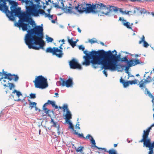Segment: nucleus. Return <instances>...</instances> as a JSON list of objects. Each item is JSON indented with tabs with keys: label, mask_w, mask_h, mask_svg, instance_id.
Here are the masks:
<instances>
[{
	"label": "nucleus",
	"mask_w": 154,
	"mask_h": 154,
	"mask_svg": "<svg viewBox=\"0 0 154 154\" xmlns=\"http://www.w3.org/2000/svg\"><path fill=\"white\" fill-rule=\"evenodd\" d=\"M87 51H84L85 56L83 57L85 61L82 64L88 66L91 63L92 67L94 69L98 68V65L101 64L103 66L102 69L115 70L118 66L116 62L121 59L120 54L116 56L113 54L110 51L107 52L103 50L98 51H92L89 53Z\"/></svg>",
	"instance_id": "1"
},
{
	"label": "nucleus",
	"mask_w": 154,
	"mask_h": 154,
	"mask_svg": "<svg viewBox=\"0 0 154 154\" xmlns=\"http://www.w3.org/2000/svg\"><path fill=\"white\" fill-rule=\"evenodd\" d=\"M29 16V25L33 28L29 29V48L36 50L44 49L45 41L43 40V29L42 26H36L35 22Z\"/></svg>",
	"instance_id": "2"
},
{
	"label": "nucleus",
	"mask_w": 154,
	"mask_h": 154,
	"mask_svg": "<svg viewBox=\"0 0 154 154\" xmlns=\"http://www.w3.org/2000/svg\"><path fill=\"white\" fill-rule=\"evenodd\" d=\"M5 0H0V10L4 12L10 20H14V16L18 17L21 20H26L28 19V14L21 13L20 8L16 7L17 4L14 2H9L12 5L11 7V11L8 10V7L6 5Z\"/></svg>",
	"instance_id": "3"
},
{
	"label": "nucleus",
	"mask_w": 154,
	"mask_h": 154,
	"mask_svg": "<svg viewBox=\"0 0 154 154\" xmlns=\"http://www.w3.org/2000/svg\"><path fill=\"white\" fill-rule=\"evenodd\" d=\"M40 0H29V16L33 17L39 16V14L44 15L45 17H48L50 19H52L53 15L47 14L41 8L45 9L46 6L45 5V3L42 2L43 6L40 5Z\"/></svg>",
	"instance_id": "4"
},
{
	"label": "nucleus",
	"mask_w": 154,
	"mask_h": 154,
	"mask_svg": "<svg viewBox=\"0 0 154 154\" xmlns=\"http://www.w3.org/2000/svg\"><path fill=\"white\" fill-rule=\"evenodd\" d=\"M54 7L57 8H61L66 13H69L70 8L69 7L72 6V4L68 1L59 0L57 3H53Z\"/></svg>",
	"instance_id": "5"
},
{
	"label": "nucleus",
	"mask_w": 154,
	"mask_h": 154,
	"mask_svg": "<svg viewBox=\"0 0 154 154\" xmlns=\"http://www.w3.org/2000/svg\"><path fill=\"white\" fill-rule=\"evenodd\" d=\"M33 82L35 87L37 88L43 89L48 86L47 79L42 75L36 76Z\"/></svg>",
	"instance_id": "6"
},
{
	"label": "nucleus",
	"mask_w": 154,
	"mask_h": 154,
	"mask_svg": "<svg viewBox=\"0 0 154 154\" xmlns=\"http://www.w3.org/2000/svg\"><path fill=\"white\" fill-rule=\"evenodd\" d=\"M62 45L63 44L60 45L59 47L60 49L55 47L52 48L50 47L48 48L46 50V52L47 53H51L52 55H56L58 58H61L63 55L62 51Z\"/></svg>",
	"instance_id": "7"
},
{
	"label": "nucleus",
	"mask_w": 154,
	"mask_h": 154,
	"mask_svg": "<svg viewBox=\"0 0 154 154\" xmlns=\"http://www.w3.org/2000/svg\"><path fill=\"white\" fill-rule=\"evenodd\" d=\"M118 8L114 6H106L105 5H103L102 8L99 12L98 15L99 16H105L106 15H108L110 12L113 11L117 12L118 11Z\"/></svg>",
	"instance_id": "8"
},
{
	"label": "nucleus",
	"mask_w": 154,
	"mask_h": 154,
	"mask_svg": "<svg viewBox=\"0 0 154 154\" xmlns=\"http://www.w3.org/2000/svg\"><path fill=\"white\" fill-rule=\"evenodd\" d=\"M13 79V76L11 75L10 73L4 71V70H2V72L0 73V81L1 79L2 80V83L4 86H8V84H9L8 80H11Z\"/></svg>",
	"instance_id": "9"
},
{
	"label": "nucleus",
	"mask_w": 154,
	"mask_h": 154,
	"mask_svg": "<svg viewBox=\"0 0 154 154\" xmlns=\"http://www.w3.org/2000/svg\"><path fill=\"white\" fill-rule=\"evenodd\" d=\"M154 126V123L152 124L151 126L148 128L146 131L144 130L142 139L139 141L140 142H143V145H146L148 144L149 145H151L152 143H151V140L150 138H148V136L150 130L152 127Z\"/></svg>",
	"instance_id": "10"
},
{
	"label": "nucleus",
	"mask_w": 154,
	"mask_h": 154,
	"mask_svg": "<svg viewBox=\"0 0 154 154\" xmlns=\"http://www.w3.org/2000/svg\"><path fill=\"white\" fill-rule=\"evenodd\" d=\"M85 3H83L80 5H78L77 6H70L69 8H70V14H76L77 12L82 13L85 12V9L86 6Z\"/></svg>",
	"instance_id": "11"
},
{
	"label": "nucleus",
	"mask_w": 154,
	"mask_h": 154,
	"mask_svg": "<svg viewBox=\"0 0 154 154\" xmlns=\"http://www.w3.org/2000/svg\"><path fill=\"white\" fill-rule=\"evenodd\" d=\"M60 80L57 82V84H59V85L62 87L66 86L67 88L71 87L73 85V82L72 79L69 78L66 80L64 79L60 78Z\"/></svg>",
	"instance_id": "12"
},
{
	"label": "nucleus",
	"mask_w": 154,
	"mask_h": 154,
	"mask_svg": "<svg viewBox=\"0 0 154 154\" xmlns=\"http://www.w3.org/2000/svg\"><path fill=\"white\" fill-rule=\"evenodd\" d=\"M152 81V77L148 76L146 79L144 80L143 79L140 81L138 85H139V87L141 88V89H143V88H146V84L149 83Z\"/></svg>",
	"instance_id": "13"
},
{
	"label": "nucleus",
	"mask_w": 154,
	"mask_h": 154,
	"mask_svg": "<svg viewBox=\"0 0 154 154\" xmlns=\"http://www.w3.org/2000/svg\"><path fill=\"white\" fill-rule=\"evenodd\" d=\"M69 65L71 69H81L82 67L81 65L79 64L75 59H73L69 62Z\"/></svg>",
	"instance_id": "14"
},
{
	"label": "nucleus",
	"mask_w": 154,
	"mask_h": 154,
	"mask_svg": "<svg viewBox=\"0 0 154 154\" xmlns=\"http://www.w3.org/2000/svg\"><path fill=\"white\" fill-rule=\"evenodd\" d=\"M13 97L15 100H20V98L22 97V95L19 91L14 90L12 92Z\"/></svg>",
	"instance_id": "15"
},
{
	"label": "nucleus",
	"mask_w": 154,
	"mask_h": 154,
	"mask_svg": "<svg viewBox=\"0 0 154 154\" xmlns=\"http://www.w3.org/2000/svg\"><path fill=\"white\" fill-rule=\"evenodd\" d=\"M85 10V12L86 13H89L91 12L95 13L94 6L93 5H92L91 4H86Z\"/></svg>",
	"instance_id": "16"
},
{
	"label": "nucleus",
	"mask_w": 154,
	"mask_h": 154,
	"mask_svg": "<svg viewBox=\"0 0 154 154\" xmlns=\"http://www.w3.org/2000/svg\"><path fill=\"white\" fill-rule=\"evenodd\" d=\"M102 3H100L98 4H95V5H93L94 6V9L95 11V12L99 14V12L100 11V10L102 8V7L103 6Z\"/></svg>",
	"instance_id": "17"
},
{
	"label": "nucleus",
	"mask_w": 154,
	"mask_h": 154,
	"mask_svg": "<svg viewBox=\"0 0 154 154\" xmlns=\"http://www.w3.org/2000/svg\"><path fill=\"white\" fill-rule=\"evenodd\" d=\"M143 146H145L146 147L149 148V151L148 152V154H153L154 152L153 149L154 148V141H153L151 145H149L147 144L146 145H143Z\"/></svg>",
	"instance_id": "18"
},
{
	"label": "nucleus",
	"mask_w": 154,
	"mask_h": 154,
	"mask_svg": "<svg viewBox=\"0 0 154 154\" xmlns=\"http://www.w3.org/2000/svg\"><path fill=\"white\" fill-rule=\"evenodd\" d=\"M50 123H52L53 124L52 125V127L57 128V133L58 134V135H59L60 134V132L59 130L60 125H58L57 126V123L55 122L53 119H51Z\"/></svg>",
	"instance_id": "19"
},
{
	"label": "nucleus",
	"mask_w": 154,
	"mask_h": 154,
	"mask_svg": "<svg viewBox=\"0 0 154 154\" xmlns=\"http://www.w3.org/2000/svg\"><path fill=\"white\" fill-rule=\"evenodd\" d=\"M129 62V66H132L140 64V60L137 59H135L134 60H131Z\"/></svg>",
	"instance_id": "20"
},
{
	"label": "nucleus",
	"mask_w": 154,
	"mask_h": 154,
	"mask_svg": "<svg viewBox=\"0 0 154 154\" xmlns=\"http://www.w3.org/2000/svg\"><path fill=\"white\" fill-rule=\"evenodd\" d=\"M72 115L69 110H67L65 115V121L66 122L70 121V119H72Z\"/></svg>",
	"instance_id": "21"
},
{
	"label": "nucleus",
	"mask_w": 154,
	"mask_h": 154,
	"mask_svg": "<svg viewBox=\"0 0 154 154\" xmlns=\"http://www.w3.org/2000/svg\"><path fill=\"white\" fill-rule=\"evenodd\" d=\"M73 38L69 39V38L68 39V41L69 44L72 46V48H74L76 45L77 43V41H73Z\"/></svg>",
	"instance_id": "22"
},
{
	"label": "nucleus",
	"mask_w": 154,
	"mask_h": 154,
	"mask_svg": "<svg viewBox=\"0 0 154 154\" xmlns=\"http://www.w3.org/2000/svg\"><path fill=\"white\" fill-rule=\"evenodd\" d=\"M123 24L127 28L132 29L131 27L130 26V23L128 22H127L126 20L124 19L122 20Z\"/></svg>",
	"instance_id": "23"
},
{
	"label": "nucleus",
	"mask_w": 154,
	"mask_h": 154,
	"mask_svg": "<svg viewBox=\"0 0 154 154\" xmlns=\"http://www.w3.org/2000/svg\"><path fill=\"white\" fill-rule=\"evenodd\" d=\"M144 88H145L146 91V93H145V94H147L149 97L152 99V102L153 103H154V96L152 95L147 88H143V89Z\"/></svg>",
	"instance_id": "24"
},
{
	"label": "nucleus",
	"mask_w": 154,
	"mask_h": 154,
	"mask_svg": "<svg viewBox=\"0 0 154 154\" xmlns=\"http://www.w3.org/2000/svg\"><path fill=\"white\" fill-rule=\"evenodd\" d=\"M88 138L90 140H91V143L94 146V147H96V143L93 137L90 135L88 134L87 135L86 137H85V139H87Z\"/></svg>",
	"instance_id": "25"
},
{
	"label": "nucleus",
	"mask_w": 154,
	"mask_h": 154,
	"mask_svg": "<svg viewBox=\"0 0 154 154\" xmlns=\"http://www.w3.org/2000/svg\"><path fill=\"white\" fill-rule=\"evenodd\" d=\"M37 103L35 102H32L29 100V107L31 109H32L33 108L35 107V110H38V108L36 107Z\"/></svg>",
	"instance_id": "26"
},
{
	"label": "nucleus",
	"mask_w": 154,
	"mask_h": 154,
	"mask_svg": "<svg viewBox=\"0 0 154 154\" xmlns=\"http://www.w3.org/2000/svg\"><path fill=\"white\" fill-rule=\"evenodd\" d=\"M54 103L55 102L54 101H52L50 100H48L47 102L44 104V106H46L47 105L51 104L52 106H54Z\"/></svg>",
	"instance_id": "27"
},
{
	"label": "nucleus",
	"mask_w": 154,
	"mask_h": 154,
	"mask_svg": "<svg viewBox=\"0 0 154 154\" xmlns=\"http://www.w3.org/2000/svg\"><path fill=\"white\" fill-rule=\"evenodd\" d=\"M84 147L83 146H81L77 149H75L76 151L77 152H82L83 151Z\"/></svg>",
	"instance_id": "28"
},
{
	"label": "nucleus",
	"mask_w": 154,
	"mask_h": 154,
	"mask_svg": "<svg viewBox=\"0 0 154 154\" xmlns=\"http://www.w3.org/2000/svg\"><path fill=\"white\" fill-rule=\"evenodd\" d=\"M73 134H75L77 135L79 137L83 138L84 139H85V137H84L83 134H79L77 132L76 130L74 131Z\"/></svg>",
	"instance_id": "29"
},
{
	"label": "nucleus",
	"mask_w": 154,
	"mask_h": 154,
	"mask_svg": "<svg viewBox=\"0 0 154 154\" xmlns=\"http://www.w3.org/2000/svg\"><path fill=\"white\" fill-rule=\"evenodd\" d=\"M88 42L91 43V44L94 43H97V41L96 40V38H93L91 39H89L88 40Z\"/></svg>",
	"instance_id": "30"
},
{
	"label": "nucleus",
	"mask_w": 154,
	"mask_h": 154,
	"mask_svg": "<svg viewBox=\"0 0 154 154\" xmlns=\"http://www.w3.org/2000/svg\"><path fill=\"white\" fill-rule=\"evenodd\" d=\"M107 152L109 153V154H117L116 151L113 149L109 150Z\"/></svg>",
	"instance_id": "31"
},
{
	"label": "nucleus",
	"mask_w": 154,
	"mask_h": 154,
	"mask_svg": "<svg viewBox=\"0 0 154 154\" xmlns=\"http://www.w3.org/2000/svg\"><path fill=\"white\" fill-rule=\"evenodd\" d=\"M129 81L130 84L131 85L136 84L137 83V79H135L132 81Z\"/></svg>",
	"instance_id": "32"
},
{
	"label": "nucleus",
	"mask_w": 154,
	"mask_h": 154,
	"mask_svg": "<svg viewBox=\"0 0 154 154\" xmlns=\"http://www.w3.org/2000/svg\"><path fill=\"white\" fill-rule=\"evenodd\" d=\"M67 123L69 124V128L71 129L73 131V132H74V131L75 130L74 129V127L72 124L69 121L66 122Z\"/></svg>",
	"instance_id": "33"
},
{
	"label": "nucleus",
	"mask_w": 154,
	"mask_h": 154,
	"mask_svg": "<svg viewBox=\"0 0 154 154\" xmlns=\"http://www.w3.org/2000/svg\"><path fill=\"white\" fill-rule=\"evenodd\" d=\"M129 85V81H128L127 82H125L124 83V84L123 85L124 87L126 88L127 86H128Z\"/></svg>",
	"instance_id": "34"
},
{
	"label": "nucleus",
	"mask_w": 154,
	"mask_h": 154,
	"mask_svg": "<svg viewBox=\"0 0 154 154\" xmlns=\"http://www.w3.org/2000/svg\"><path fill=\"white\" fill-rule=\"evenodd\" d=\"M46 106H44V104L43 105V108L44 110L45 111V112L46 113V114L48 113V112L50 111L48 110L47 108L45 107Z\"/></svg>",
	"instance_id": "35"
},
{
	"label": "nucleus",
	"mask_w": 154,
	"mask_h": 154,
	"mask_svg": "<svg viewBox=\"0 0 154 154\" xmlns=\"http://www.w3.org/2000/svg\"><path fill=\"white\" fill-rule=\"evenodd\" d=\"M128 66H126L125 67V70H126V72L127 74H129V67L131 66H129V63H128Z\"/></svg>",
	"instance_id": "36"
},
{
	"label": "nucleus",
	"mask_w": 154,
	"mask_h": 154,
	"mask_svg": "<svg viewBox=\"0 0 154 154\" xmlns=\"http://www.w3.org/2000/svg\"><path fill=\"white\" fill-rule=\"evenodd\" d=\"M145 41V37L143 35L142 37L141 38V40L139 41V44H141L142 42Z\"/></svg>",
	"instance_id": "37"
},
{
	"label": "nucleus",
	"mask_w": 154,
	"mask_h": 154,
	"mask_svg": "<svg viewBox=\"0 0 154 154\" xmlns=\"http://www.w3.org/2000/svg\"><path fill=\"white\" fill-rule=\"evenodd\" d=\"M121 61L122 62H128V63L129 62L128 61V60L127 59V57L126 56L121 59Z\"/></svg>",
	"instance_id": "38"
},
{
	"label": "nucleus",
	"mask_w": 154,
	"mask_h": 154,
	"mask_svg": "<svg viewBox=\"0 0 154 154\" xmlns=\"http://www.w3.org/2000/svg\"><path fill=\"white\" fill-rule=\"evenodd\" d=\"M63 108L64 112H65V110H66V112L67 110H69L67 105H64L63 107Z\"/></svg>",
	"instance_id": "39"
},
{
	"label": "nucleus",
	"mask_w": 154,
	"mask_h": 154,
	"mask_svg": "<svg viewBox=\"0 0 154 154\" xmlns=\"http://www.w3.org/2000/svg\"><path fill=\"white\" fill-rule=\"evenodd\" d=\"M30 97L31 98L34 99L36 97L35 94L31 93L29 94Z\"/></svg>",
	"instance_id": "40"
},
{
	"label": "nucleus",
	"mask_w": 154,
	"mask_h": 154,
	"mask_svg": "<svg viewBox=\"0 0 154 154\" xmlns=\"http://www.w3.org/2000/svg\"><path fill=\"white\" fill-rule=\"evenodd\" d=\"M9 85V86L10 90H11L14 88V85L12 84H10L9 83L8 84Z\"/></svg>",
	"instance_id": "41"
},
{
	"label": "nucleus",
	"mask_w": 154,
	"mask_h": 154,
	"mask_svg": "<svg viewBox=\"0 0 154 154\" xmlns=\"http://www.w3.org/2000/svg\"><path fill=\"white\" fill-rule=\"evenodd\" d=\"M149 46V44L146 41L143 42V46L145 48H147Z\"/></svg>",
	"instance_id": "42"
},
{
	"label": "nucleus",
	"mask_w": 154,
	"mask_h": 154,
	"mask_svg": "<svg viewBox=\"0 0 154 154\" xmlns=\"http://www.w3.org/2000/svg\"><path fill=\"white\" fill-rule=\"evenodd\" d=\"M47 41L48 42H52L53 41V39L50 37H48Z\"/></svg>",
	"instance_id": "43"
},
{
	"label": "nucleus",
	"mask_w": 154,
	"mask_h": 154,
	"mask_svg": "<svg viewBox=\"0 0 154 154\" xmlns=\"http://www.w3.org/2000/svg\"><path fill=\"white\" fill-rule=\"evenodd\" d=\"M79 122H78V123L76 124V125H75V129H76V130H79L80 129V128L79 127Z\"/></svg>",
	"instance_id": "44"
},
{
	"label": "nucleus",
	"mask_w": 154,
	"mask_h": 154,
	"mask_svg": "<svg viewBox=\"0 0 154 154\" xmlns=\"http://www.w3.org/2000/svg\"><path fill=\"white\" fill-rule=\"evenodd\" d=\"M96 147L97 148L99 149H101L102 150H103L105 152H107V151H108L106 150V149L105 148H98L97 146H96V147Z\"/></svg>",
	"instance_id": "45"
},
{
	"label": "nucleus",
	"mask_w": 154,
	"mask_h": 154,
	"mask_svg": "<svg viewBox=\"0 0 154 154\" xmlns=\"http://www.w3.org/2000/svg\"><path fill=\"white\" fill-rule=\"evenodd\" d=\"M79 49L81 50L82 51H84L85 49V48L82 45L79 46Z\"/></svg>",
	"instance_id": "46"
},
{
	"label": "nucleus",
	"mask_w": 154,
	"mask_h": 154,
	"mask_svg": "<svg viewBox=\"0 0 154 154\" xmlns=\"http://www.w3.org/2000/svg\"><path fill=\"white\" fill-rule=\"evenodd\" d=\"M140 12L141 13H143L145 14L146 12V10L144 8L141 9Z\"/></svg>",
	"instance_id": "47"
},
{
	"label": "nucleus",
	"mask_w": 154,
	"mask_h": 154,
	"mask_svg": "<svg viewBox=\"0 0 154 154\" xmlns=\"http://www.w3.org/2000/svg\"><path fill=\"white\" fill-rule=\"evenodd\" d=\"M130 1L132 2H135L136 1L139 2H142V1L141 0H130Z\"/></svg>",
	"instance_id": "48"
},
{
	"label": "nucleus",
	"mask_w": 154,
	"mask_h": 154,
	"mask_svg": "<svg viewBox=\"0 0 154 154\" xmlns=\"http://www.w3.org/2000/svg\"><path fill=\"white\" fill-rule=\"evenodd\" d=\"M120 82L121 83H122L123 85L124 84V83L125 82V80L124 79H122V78H121V79H120Z\"/></svg>",
	"instance_id": "49"
},
{
	"label": "nucleus",
	"mask_w": 154,
	"mask_h": 154,
	"mask_svg": "<svg viewBox=\"0 0 154 154\" xmlns=\"http://www.w3.org/2000/svg\"><path fill=\"white\" fill-rule=\"evenodd\" d=\"M103 74H105V76L107 77V73H106V71L105 70H104L103 71Z\"/></svg>",
	"instance_id": "50"
},
{
	"label": "nucleus",
	"mask_w": 154,
	"mask_h": 154,
	"mask_svg": "<svg viewBox=\"0 0 154 154\" xmlns=\"http://www.w3.org/2000/svg\"><path fill=\"white\" fill-rule=\"evenodd\" d=\"M131 11H124V13L125 14H128L129 13L131 12Z\"/></svg>",
	"instance_id": "51"
},
{
	"label": "nucleus",
	"mask_w": 154,
	"mask_h": 154,
	"mask_svg": "<svg viewBox=\"0 0 154 154\" xmlns=\"http://www.w3.org/2000/svg\"><path fill=\"white\" fill-rule=\"evenodd\" d=\"M119 8L118 10H119V11L120 12L124 14V11H122V8Z\"/></svg>",
	"instance_id": "52"
},
{
	"label": "nucleus",
	"mask_w": 154,
	"mask_h": 154,
	"mask_svg": "<svg viewBox=\"0 0 154 154\" xmlns=\"http://www.w3.org/2000/svg\"><path fill=\"white\" fill-rule=\"evenodd\" d=\"M51 9H52V7L51 8H50L49 9H48V10H47V11H48V14H50V11H51Z\"/></svg>",
	"instance_id": "53"
},
{
	"label": "nucleus",
	"mask_w": 154,
	"mask_h": 154,
	"mask_svg": "<svg viewBox=\"0 0 154 154\" xmlns=\"http://www.w3.org/2000/svg\"><path fill=\"white\" fill-rule=\"evenodd\" d=\"M53 107H54L55 109H56L58 108V106H57L55 105V103H54V106H53Z\"/></svg>",
	"instance_id": "54"
},
{
	"label": "nucleus",
	"mask_w": 154,
	"mask_h": 154,
	"mask_svg": "<svg viewBox=\"0 0 154 154\" xmlns=\"http://www.w3.org/2000/svg\"><path fill=\"white\" fill-rule=\"evenodd\" d=\"M45 2H46V5H49V2H48V1L47 0H45Z\"/></svg>",
	"instance_id": "55"
},
{
	"label": "nucleus",
	"mask_w": 154,
	"mask_h": 154,
	"mask_svg": "<svg viewBox=\"0 0 154 154\" xmlns=\"http://www.w3.org/2000/svg\"><path fill=\"white\" fill-rule=\"evenodd\" d=\"M78 31L79 32L81 33V30L78 27L77 28Z\"/></svg>",
	"instance_id": "56"
},
{
	"label": "nucleus",
	"mask_w": 154,
	"mask_h": 154,
	"mask_svg": "<svg viewBox=\"0 0 154 154\" xmlns=\"http://www.w3.org/2000/svg\"><path fill=\"white\" fill-rule=\"evenodd\" d=\"M114 52H115V55H116L117 54V51H116V50H114L113 51H112V53H113Z\"/></svg>",
	"instance_id": "57"
},
{
	"label": "nucleus",
	"mask_w": 154,
	"mask_h": 154,
	"mask_svg": "<svg viewBox=\"0 0 154 154\" xmlns=\"http://www.w3.org/2000/svg\"><path fill=\"white\" fill-rule=\"evenodd\" d=\"M18 79V77L17 76H16L15 77V79H14V80L15 81H16Z\"/></svg>",
	"instance_id": "58"
},
{
	"label": "nucleus",
	"mask_w": 154,
	"mask_h": 154,
	"mask_svg": "<svg viewBox=\"0 0 154 154\" xmlns=\"http://www.w3.org/2000/svg\"><path fill=\"white\" fill-rule=\"evenodd\" d=\"M51 22L53 23H55V21L54 20H51Z\"/></svg>",
	"instance_id": "59"
},
{
	"label": "nucleus",
	"mask_w": 154,
	"mask_h": 154,
	"mask_svg": "<svg viewBox=\"0 0 154 154\" xmlns=\"http://www.w3.org/2000/svg\"><path fill=\"white\" fill-rule=\"evenodd\" d=\"M100 44H101L102 45H104V44L103 42H100Z\"/></svg>",
	"instance_id": "60"
},
{
	"label": "nucleus",
	"mask_w": 154,
	"mask_h": 154,
	"mask_svg": "<svg viewBox=\"0 0 154 154\" xmlns=\"http://www.w3.org/2000/svg\"><path fill=\"white\" fill-rule=\"evenodd\" d=\"M117 146V144H114V146L115 147H116Z\"/></svg>",
	"instance_id": "61"
},
{
	"label": "nucleus",
	"mask_w": 154,
	"mask_h": 154,
	"mask_svg": "<svg viewBox=\"0 0 154 154\" xmlns=\"http://www.w3.org/2000/svg\"><path fill=\"white\" fill-rule=\"evenodd\" d=\"M138 56H139V55H138V54H135V57H138Z\"/></svg>",
	"instance_id": "62"
},
{
	"label": "nucleus",
	"mask_w": 154,
	"mask_h": 154,
	"mask_svg": "<svg viewBox=\"0 0 154 154\" xmlns=\"http://www.w3.org/2000/svg\"><path fill=\"white\" fill-rule=\"evenodd\" d=\"M61 41H62V42H63V43L62 44H64V42L65 41L64 39H62Z\"/></svg>",
	"instance_id": "63"
},
{
	"label": "nucleus",
	"mask_w": 154,
	"mask_h": 154,
	"mask_svg": "<svg viewBox=\"0 0 154 154\" xmlns=\"http://www.w3.org/2000/svg\"><path fill=\"white\" fill-rule=\"evenodd\" d=\"M47 0L48 1V2H51V3H53V1H52V2H51V0Z\"/></svg>",
	"instance_id": "64"
}]
</instances>
